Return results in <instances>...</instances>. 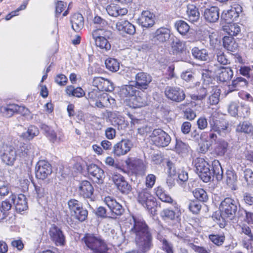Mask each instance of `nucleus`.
Segmentation results:
<instances>
[{"label":"nucleus","instance_id":"f257e3e1","mask_svg":"<svg viewBox=\"0 0 253 253\" xmlns=\"http://www.w3.org/2000/svg\"><path fill=\"white\" fill-rule=\"evenodd\" d=\"M134 224L130 231L135 235V241L138 250L143 253L153 247V237L148 225L142 218L132 217Z\"/></svg>","mask_w":253,"mask_h":253},{"label":"nucleus","instance_id":"f03ea898","mask_svg":"<svg viewBox=\"0 0 253 253\" xmlns=\"http://www.w3.org/2000/svg\"><path fill=\"white\" fill-rule=\"evenodd\" d=\"M136 90L132 85H126L120 91L121 97L128 102L132 108H136L144 106L146 104L144 97L136 95Z\"/></svg>","mask_w":253,"mask_h":253},{"label":"nucleus","instance_id":"7ed1b4c3","mask_svg":"<svg viewBox=\"0 0 253 253\" xmlns=\"http://www.w3.org/2000/svg\"><path fill=\"white\" fill-rule=\"evenodd\" d=\"M112 35L111 31L103 29H97L92 32L95 45L104 51L111 49V45L108 40L112 37Z\"/></svg>","mask_w":253,"mask_h":253},{"label":"nucleus","instance_id":"20e7f679","mask_svg":"<svg viewBox=\"0 0 253 253\" xmlns=\"http://www.w3.org/2000/svg\"><path fill=\"white\" fill-rule=\"evenodd\" d=\"M238 203L237 201L231 198H225L220 203L219 209L220 215L218 220H220L221 217L224 220L225 219H232L236 215L238 210Z\"/></svg>","mask_w":253,"mask_h":253},{"label":"nucleus","instance_id":"39448f33","mask_svg":"<svg viewBox=\"0 0 253 253\" xmlns=\"http://www.w3.org/2000/svg\"><path fill=\"white\" fill-rule=\"evenodd\" d=\"M82 241L92 253H104L108 250L105 243L99 237L93 234H86Z\"/></svg>","mask_w":253,"mask_h":253},{"label":"nucleus","instance_id":"423d86ee","mask_svg":"<svg viewBox=\"0 0 253 253\" xmlns=\"http://www.w3.org/2000/svg\"><path fill=\"white\" fill-rule=\"evenodd\" d=\"M137 200L140 204L148 210H151L156 206L155 198L146 188L138 192Z\"/></svg>","mask_w":253,"mask_h":253},{"label":"nucleus","instance_id":"0eeeda50","mask_svg":"<svg viewBox=\"0 0 253 253\" xmlns=\"http://www.w3.org/2000/svg\"><path fill=\"white\" fill-rule=\"evenodd\" d=\"M127 170L136 175H142L146 171V166L143 161L133 158H129L125 161Z\"/></svg>","mask_w":253,"mask_h":253},{"label":"nucleus","instance_id":"6e6552de","mask_svg":"<svg viewBox=\"0 0 253 253\" xmlns=\"http://www.w3.org/2000/svg\"><path fill=\"white\" fill-rule=\"evenodd\" d=\"M151 137L154 143L158 147H166L171 141L170 136L161 129H154Z\"/></svg>","mask_w":253,"mask_h":253},{"label":"nucleus","instance_id":"1a4fd4ad","mask_svg":"<svg viewBox=\"0 0 253 253\" xmlns=\"http://www.w3.org/2000/svg\"><path fill=\"white\" fill-rule=\"evenodd\" d=\"M170 36V30L162 27L149 35V39L156 43H162L169 40Z\"/></svg>","mask_w":253,"mask_h":253},{"label":"nucleus","instance_id":"9d476101","mask_svg":"<svg viewBox=\"0 0 253 253\" xmlns=\"http://www.w3.org/2000/svg\"><path fill=\"white\" fill-rule=\"evenodd\" d=\"M209 124L212 130L216 132L219 135L225 133L228 124L223 119H219L215 115L212 114L210 118Z\"/></svg>","mask_w":253,"mask_h":253},{"label":"nucleus","instance_id":"9b49d317","mask_svg":"<svg viewBox=\"0 0 253 253\" xmlns=\"http://www.w3.org/2000/svg\"><path fill=\"white\" fill-rule=\"evenodd\" d=\"M104 202L109 209L110 214L112 218H115L116 216H120L124 212V209L114 198L108 196L104 199Z\"/></svg>","mask_w":253,"mask_h":253},{"label":"nucleus","instance_id":"f8f14e48","mask_svg":"<svg viewBox=\"0 0 253 253\" xmlns=\"http://www.w3.org/2000/svg\"><path fill=\"white\" fill-rule=\"evenodd\" d=\"M211 79H204L202 86L199 88L197 93L191 95V98L194 100H202L205 98L208 93L212 89L213 84L210 82Z\"/></svg>","mask_w":253,"mask_h":253},{"label":"nucleus","instance_id":"ddd939ff","mask_svg":"<svg viewBox=\"0 0 253 253\" xmlns=\"http://www.w3.org/2000/svg\"><path fill=\"white\" fill-rule=\"evenodd\" d=\"M165 93L168 99L176 102H181L185 98L184 92L178 87L167 86Z\"/></svg>","mask_w":253,"mask_h":253},{"label":"nucleus","instance_id":"4468645a","mask_svg":"<svg viewBox=\"0 0 253 253\" xmlns=\"http://www.w3.org/2000/svg\"><path fill=\"white\" fill-rule=\"evenodd\" d=\"M92 84L99 91L111 92L114 89V84L111 81L100 77H94Z\"/></svg>","mask_w":253,"mask_h":253},{"label":"nucleus","instance_id":"2eb2a0df","mask_svg":"<svg viewBox=\"0 0 253 253\" xmlns=\"http://www.w3.org/2000/svg\"><path fill=\"white\" fill-rule=\"evenodd\" d=\"M36 176L40 179H44L52 173L51 165L46 161H39L35 168Z\"/></svg>","mask_w":253,"mask_h":253},{"label":"nucleus","instance_id":"dca6fc26","mask_svg":"<svg viewBox=\"0 0 253 253\" xmlns=\"http://www.w3.org/2000/svg\"><path fill=\"white\" fill-rule=\"evenodd\" d=\"M132 146L130 140L128 139H122L113 146L112 153L114 156L120 157L127 154Z\"/></svg>","mask_w":253,"mask_h":253},{"label":"nucleus","instance_id":"f3484780","mask_svg":"<svg viewBox=\"0 0 253 253\" xmlns=\"http://www.w3.org/2000/svg\"><path fill=\"white\" fill-rule=\"evenodd\" d=\"M242 12V7L239 4H235L231 8L227 11H224L221 14V18L227 23L237 20L240 14Z\"/></svg>","mask_w":253,"mask_h":253},{"label":"nucleus","instance_id":"a211bd4d","mask_svg":"<svg viewBox=\"0 0 253 253\" xmlns=\"http://www.w3.org/2000/svg\"><path fill=\"white\" fill-rule=\"evenodd\" d=\"M49 235L51 240L56 246L64 245L65 237L60 228L55 225H52L49 229Z\"/></svg>","mask_w":253,"mask_h":253},{"label":"nucleus","instance_id":"6ab92c4d","mask_svg":"<svg viewBox=\"0 0 253 253\" xmlns=\"http://www.w3.org/2000/svg\"><path fill=\"white\" fill-rule=\"evenodd\" d=\"M113 181L117 189L122 193L127 194L131 191L130 184L120 174H114L112 176Z\"/></svg>","mask_w":253,"mask_h":253},{"label":"nucleus","instance_id":"aec40b11","mask_svg":"<svg viewBox=\"0 0 253 253\" xmlns=\"http://www.w3.org/2000/svg\"><path fill=\"white\" fill-rule=\"evenodd\" d=\"M135 88L143 90L147 89L149 84L152 81L151 76L144 72L136 73L135 76Z\"/></svg>","mask_w":253,"mask_h":253},{"label":"nucleus","instance_id":"412c9836","mask_svg":"<svg viewBox=\"0 0 253 253\" xmlns=\"http://www.w3.org/2000/svg\"><path fill=\"white\" fill-rule=\"evenodd\" d=\"M17 156L15 149L11 146H6L1 155L2 162L6 165L12 166Z\"/></svg>","mask_w":253,"mask_h":253},{"label":"nucleus","instance_id":"4be33fe9","mask_svg":"<svg viewBox=\"0 0 253 253\" xmlns=\"http://www.w3.org/2000/svg\"><path fill=\"white\" fill-rule=\"evenodd\" d=\"M9 200L15 207L16 211L19 212L26 210L28 208L26 197L23 194L18 195L12 194L9 197Z\"/></svg>","mask_w":253,"mask_h":253},{"label":"nucleus","instance_id":"5701e85b","mask_svg":"<svg viewBox=\"0 0 253 253\" xmlns=\"http://www.w3.org/2000/svg\"><path fill=\"white\" fill-rule=\"evenodd\" d=\"M215 132H216L212 130L211 128L210 131L204 132L201 134V140L208 143L204 147H200V150L202 153H204L207 152L212 144L216 140L217 136Z\"/></svg>","mask_w":253,"mask_h":253},{"label":"nucleus","instance_id":"b1692460","mask_svg":"<svg viewBox=\"0 0 253 253\" xmlns=\"http://www.w3.org/2000/svg\"><path fill=\"white\" fill-rule=\"evenodd\" d=\"M87 171L92 180L96 183H102L104 176V171L97 165L91 164L88 166Z\"/></svg>","mask_w":253,"mask_h":253},{"label":"nucleus","instance_id":"393cba45","mask_svg":"<svg viewBox=\"0 0 253 253\" xmlns=\"http://www.w3.org/2000/svg\"><path fill=\"white\" fill-rule=\"evenodd\" d=\"M138 21L143 27H152L155 24V15L149 11H143Z\"/></svg>","mask_w":253,"mask_h":253},{"label":"nucleus","instance_id":"a878e982","mask_svg":"<svg viewBox=\"0 0 253 253\" xmlns=\"http://www.w3.org/2000/svg\"><path fill=\"white\" fill-rule=\"evenodd\" d=\"M219 16V9L216 6H211L205 9L204 17L205 19L210 23L216 22Z\"/></svg>","mask_w":253,"mask_h":253},{"label":"nucleus","instance_id":"bb28decb","mask_svg":"<svg viewBox=\"0 0 253 253\" xmlns=\"http://www.w3.org/2000/svg\"><path fill=\"white\" fill-rule=\"evenodd\" d=\"M94 189L91 183L87 181H83L80 184L79 192L85 198H90L93 193Z\"/></svg>","mask_w":253,"mask_h":253},{"label":"nucleus","instance_id":"cd10ccee","mask_svg":"<svg viewBox=\"0 0 253 253\" xmlns=\"http://www.w3.org/2000/svg\"><path fill=\"white\" fill-rule=\"evenodd\" d=\"M116 28L122 33L133 35L135 33V26L128 21H122L117 22Z\"/></svg>","mask_w":253,"mask_h":253},{"label":"nucleus","instance_id":"c85d7f7f","mask_svg":"<svg viewBox=\"0 0 253 253\" xmlns=\"http://www.w3.org/2000/svg\"><path fill=\"white\" fill-rule=\"evenodd\" d=\"M106 10L109 15L115 17L125 15L127 12L126 8H121L119 5L114 3H111L108 5L106 7Z\"/></svg>","mask_w":253,"mask_h":253},{"label":"nucleus","instance_id":"c756f323","mask_svg":"<svg viewBox=\"0 0 253 253\" xmlns=\"http://www.w3.org/2000/svg\"><path fill=\"white\" fill-rule=\"evenodd\" d=\"M72 29L76 32H79L83 29L84 25V17L81 14L75 13L70 19Z\"/></svg>","mask_w":253,"mask_h":253},{"label":"nucleus","instance_id":"7c9ffc66","mask_svg":"<svg viewBox=\"0 0 253 253\" xmlns=\"http://www.w3.org/2000/svg\"><path fill=\"white\" fill-rule=\"evenodd\" d=\"M34 147L30 144H21L16 151L20 157H32L34 156Z\"/></svg>","mask_w":253,"mask_h":253},{"label":"nucleus","instance_id":"2f4dec72","mask_svg":"<svg viewBox=\"0 0 253 253\" xmlns=\"http://www.w3.org/2000/svg\"><path fill=\"white\" fill-rule=\"evenodd\" d=\"M19 106L15 104H8L0 107V112L5 117H10L15 113H18Z\"/></svg>","mask_w":253,"mask_h":253},{"label":"nucleus","instance_id":"473e14b6","mask_svg":"<svg viewBox=\"0 0 253 253\" xmlns=\"http://www.w3.org/2000/svg\"><path fill=\"white\" fill-rule=\"evenodd\" d=\"M233 76V72L230 68H221L218 71L217 78L221 82L230 81Z\"/></svg>","mask_w":253,"mask_h":253},{"label":"nucleus","instance_id":"72a5a7b5","mask_svg":"<svg viewBox=\"0 0 253 253\" xmlns=\"http://www.w3.org/2000/svg\"><path fill=\"white\" fill-rule=\"evenodd\" d=\"M187 15L189 21L194 22L197 21L200 18L198 9L193 4H188L187 6Z\"/></svg>","mask_w":253,"mask_h":253},{"label":"nucleus","instance_id":"f704fd0d","mask_svg":"<svg viewBox=\"0 0 253 253\" xmlns=\"http://www.w3.org/2000/svg\"><path fill=\"white\" fill-rule=\"evenodd\" d=\"M192 54L194 58L201 61H207L209 58V53L206 49H200L194 47L191 50Z\"/></svg>","mask_w":253,"mask_h":253},{"label":"nucleus","instance_id":"c9c22d12","mask_svg":"<svg viewBox=\"0 0 253 253\" xmlns=\"http://www.w3.org/2000/svg\"><path fill=\"white\" fill-rule=\"evenodd\" d=\"M223 45L227 50L235 52L238 47V43L232 37L225 36L223 38Z\"/></svg>","mask_w":253,"mask_h":253},{"label":"nucleus","instance_id":"e433bc0d","mask_svg":"<svg viewBox=\"0 0 253 253\" xmlns=\"http://www.w3.org/2000/svg\"><path fill=\"white\" fill-rule=\"evenodd\" d=\"M209 240L217 247L222 246L225 241V236L223 233H211L209 235Z\"/></svg>","mask_w":253,"mask_h":253},{"label":"nucleus","instance_id":"4c0bfd02","mask_svg":"<svg viewBox=\"0 0 253 253\" xmlns=\"http://www.w3.org/2000/svg\"><path fill=\"white\" fill-rule=\"evenodd\" d=\"M248 84V82L245 79L238 77L232 81V84L229 85V89L230 92L234 90H239L240 88L246 87Z\"/></svg>","mask_w":253,"mask_h":253},{"label":"nucleus","instance_id":"58836bf2","mask_svg":"<svg viewBox=\"0 0 253 253\" xmlns=\"http://www.w3.org/2000/svg\"><path fill=\"white\" fill-rule=\"evenodd\" d=\"M236 130L238 132L249 134L253 132V126L248 121H243L237 126Z\"/></svg>","mask_w":253,"mask_h":253},{"label":"nucleus","instance_id":"ea45409f","mask_svg":"<svg viewBox=\"0 0 253 253\" xmlns=\"http://www.w3.org/2000/svg\"><path fill=\"white\" fill-rule=\"evenodd\" d=\"M65 91L70 96H72L80 98L85 95V92L80 87L75 88L73 85H68L66 87Z\"/></svg>","mask_w":253,"mask_h":253},{"label":"nucleus","instance_id":"a19ab883","mask_svg":"<svg viewBox=\"0 0 253 253\" xmlns=\"http://www.w3.org/2000/svg\"><path fill=\"white\" fill-rule=\"evenodd\" d=\"M215 144L214 149L215 153L218 156H223L227 150L228 143L224 140L219 139Z\"/></svg>","mask_w":253,"mask_h":253},{"label":"nucleus","instance_id":"79ce46f5","mask_svg":"<svg viewBox=\"0 0 253 253\" xmlns=\"http://www.w3.org/2000/svg\"><path fill=\"white\" fill-rule=\"evenodd\" d=\"M211 172L212 176H215L218 181L222 179L223 171L221 164L218 160L213 161L212 171Z\"/></svg>","mask_w":253,"mask_h":253},{"label":"nucleus","instance_id":"37998d69","mask_svg":"<svg viewBox=\"0 0 253 253\" xmlns=\"http://www.w3.org/2000/svg\"><path fill=\"white\" fill-rule=\"evenodd\" d=\"M39 134V129L37 127L35 126H30L27 131L23 132L21 135V137L24 139L30 140L35 136H37Z\"/></svg>","mask_w":253,"mask_h":253},{"label":"nucleus","instance_id":"c03bdc74","mask_svg":"<svg viewBox=\"0 0 253 253\" xmlns=\"http://www.w3.org/2000/svg\"><path fill=\"white\" fill-rule=\"evenodd\" d=\"M211 91H210L209 93L211 95L209 98V102L211 105H216L219 102V97L220 94V90L216 86L213 85Z\"/></svg>","mask_w":253,"mask_h":253},{"label":"nucleus","instance_id":"a18cd8bd","mask_svg":"<svg viewBox=\"0 0 253 253\" xmlns=\"http://www.w3.org/2000/svg\"><path fill=\"white\" fill-rule=\"evenodd\" d=\"M155 193L157 196L163 202L166 203H171L172 199L171 197L167 194L163 188L158 186L155 189Z\"/></svg>","mask_w":253,"mask_h":253},{"label":"nucleus","instance_id":"49530a36","mask_svg":"<svg viewBox=\"0 0 253 253\" xmlns=\"http://www.w3.org/2000/svg\"><path fill=\"white\" fill-rule=\"evenodd\" d=\"M106 68L109 71L117 72L120 68V63L118 60L113 58H108L105 62Z\"/></svg>","mask_w":253,"mask_h":253},{"label":"nucleus","instance_id":"de8ad7c7","mask_svg":"<svg viewBox=\"0 0 253 253\" xmlns=\"http://www.w3.org/2000/svg\"><path fill=\"white\" fill-rule=\"evenodd\" d=\"M175 150L179 154L184 155L187 154L189 150V146L180 140H176Z\"/></svg>","mask_w":253,"mask_h":253},{"label":"nucleus","instance_id":"09e8293b","mask_svg":"<svg viewBox=\"0 0 253 253\" xmlns=\"http://www.w3.org/2000/svg\"><path fill=\"white\" fill-rule=\"evenodd\" d=\"M174 27L181 35H185L189 30V26L183 20H178L174 24Z\"/></svg>","mask_w":253,"mask_h":253},{"label":"nucleus","instance_id":"8fccbe9b","mask_svg":"<svg viewBox=\"0 0 253 253\" xmlns=\"http://www.w3.org/2000/svg\"><path fill=\"white\" fill-rule=\"evenodd\" d=\"M87 215V211L84 209L83 207L71 214L75 219L81 222L84 221L86 219Z\"/></svg>","mask_w":253,"mask_h":253},{"label":"nucleus","instance_id":"3c124183","mask_svg":"<svg viewBox=\"0 0 253 253\" xmlns=\"http://www.w3.org/2000/svg\"><path fill=\"white\" fill-rule=\"evenodd\" d=\"M195 166L196 171L199 175L205 167H210V165L203 158H198L195 160Z\"/></svg>","mask_w":253,"mask_h":253},{"label":"nucleus","instance_id":"603ef678","mask_svg":"<svg viewBox=\"0 0 253 253\" xmlns=\"http://www.w3.org/2000/svg\"><path fill=\"white\" fill-rule=\"evenodd\" d=\"M161 215L166 219L174 220L175 218L179 215V211H174L169 209H165L161 212Z\"/></svg>","mask_w":253,"mask_h":253},{"label":"nucleus","instance_id":"864d4df0","mask_svg":"<svg viewBox=\"0 0 253 253\" xmlns=\"http://www.w3.org/2000/svg\"><path fill=\"white\" fill-rule=\"evenodd\" d=\"M194 197L200 201L205 202L208 199L207 192L202 188H197L193 192Z\"/></svg>","mask_w":253,"mask_h":253},{"label":"nucleus","instance_id":"5fc2aeb1","mask_svg":"<svg viewBox=\"0 0 253 253\" xmlns=\"http://www.w3.org/2000/svg\"><path fill=\"white\" fill-rule=\"evenodd\" d=\"M112 124L114 126H117L119 129H123L126 127V123L125 122L124 117L119 116L113 118Z\"/></svg>","mask_w":253,"mask_h":253},{"label":"nucleus","instance_id":"6e6d98bb","mask_svg":"<svg viewBox=\"0 0 253 253\" xmlns=\"http://www.w3.org/2000/svg\"><path fill=\"white\" fill-rule=\"evenodd\" d=\"M68 205L71 214L83 207L80 202L74 199L70 200L68 202Z\"/></svg>","mask_w":253,"mask_h":253},{"label":"nucleus","instance_id":"4d7b16f0","mask_svg":"<svg viewBox=\"0 0 253 253\" xmlns=\"http://www.w3.org/2000/svg\"><path fill=\"white\" fill-rule=\"evenodd\" d=\"M199 176L204 182H209L212 177V172L210 169V167H205L199 174Z\"/></svg>","mask_w":253,"mask_h":253},{"label":"nucleus","instance_id":"13d9d810","mask_svg":"<svg viewBox=\"0 0 253 253\" xmlns=\"http://www.w3.org/2000/svg\"><path fill=\"white\" fill-rule=\"evenodd\" d=\"M90 103L94 102L99 98H101V93L98 89H92L89 91L86 96Z\"/></svg>","mask_w":253,"mask_h":253},{"label":"nucleus","instance_id":"bf43d9fd","mask_svg":"<svg viewBox=\"0 0 253 253\" xmlns=\"http://www.w3.org/2000/svg\"><path fill=\"white\" fill-rule=\"evenodd\" d=\"M227 33L232 36L237 35L240 32L241 29L240 26L236 23L231 24L226 29Z\"/></svg>","mask_w":253,"mask_h":253},{"label":"nucleus","instance_id":"052dcab7","mask_svg":"<svg viewBox=\"0 0 253 253\" xmlns=\"http://www.w3.org/2000/svg\"><path fill=\"white\" fill-rule=\"evenodd\" d=\"M12 202H11L10 200H9V197L8 199H6L5 201L2 202L1 204V210H0L1 213H2L1 218H3L5 217V212L8 211L11 209L12 207Z\"/></svg>","mask_w":253,"mask_h":253},{"label":"nucleus","instance_id":"680f3d73","mask_svg":"<svg viewBox=\"0 0 253 253\" xmlns=\"http://www.w3.org/2000/svg\"><path fill=\"white\" fill-rule=\"evenodd\" d=\"M217 61L223 65H226L229 63V60L226 58L224 53L221 50H218L216 53Z\"/></svg>","mask_w":253,"mask_h":253},{"label":"nucleus","instance_id":"e2e57ef3","mask_svg":"<svg viewBox=\"0 0 253 253\" xmlns=\"http://www.w3.org/2000/svg\"><path fill=\"white\" fill-rule=\"evenodd\" d=\"M189 210L194 213H197L201 208V205L199 201H191L188 205Z\"/></svg>","mask_w":253,"mask_h":253},{"label":"nucleus","instance_id":"0e129e2a","mask_svg":"<svg viewBox=\"0 0 253 253\" xmlns=\"http://www.w3.org/2000/svg\"><path fill=\"white\" fill-rule=\"evenodd\" d=\"M237 180V176L232 171L229 170L226 172V182L228 185H233Z\"/></svg>","mask_w":253,"mask_h":253},{"label":"nucleus","instance_id":"69168bd1","mask_svg":"<svg viewBox=\"0 0 253 253\" xmlns=\"http://www.w3.org/2000/svg\"><path fill=\"white\" fill-rule=\"evenodd\" d=\"M162 249L167 253H173L172 244L167 240H163L162 241Z\"/></svg>","mask_w":253,"mask_h":253},{"label":"nucleus","instance_id":"338daca9","mask_svg":"<svg viewBox=\"0 0 253 253\" xmlns=\"http://www.w3.org/2000/svg\"><path fill=\"white\" fill-rule=\"evenodd\" d=\"M239 215H245L246 221L249 224H253V213L247 212L244 209H240L238 211Z\"/></svg>","mask_w":253,"mask_h":253},{"label":"nucleus","instance_id":"774afa93","mask_svg":"<svg viewBox=\"0 0 253 253\" xmlns=\"http://www.w3.org/2000/svg\"><path fill=\"white\" fill-rule=\"evenodd\" d=\"M188 246L193 251L197 253H210V251L207 250L204 247L197 246L193 243H189Z\"/></svg>","mask_w":253,"mask_h":253}]
</instances>
